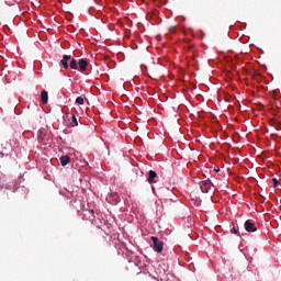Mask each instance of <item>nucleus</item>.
I'll return each mask as SVG.
<instances>
[{
	"mask_svg": "<svg viewBox=\"0 0 281 281\" xmlns=\"http://www.w3.org/2000/svg\"><path fill=\"white\" fill-rule=\"evenodd\" d=\"M151 240L154 250L157 251V254H161V251H164V241L159 240V238L155 236L151 237Z\"/></svg>",
	"mask_w": 281,
	"mask_h": 281,
	"instance_id": "f257e3e1",
	"label": "nucleus"
},
{
	"mask_svg": "<svg viewBox=\"0 0 281 281\" xmlns=\"http://www.w3.org/2000/svg\"><path fill=\"white\" fill-rule=\"evenodd\" d=\"M212 180L207 179V180H203L202 182H200V190L206 194L207 192H210V190H212Z\"/></svg>",
	"mask_w": 281,
	"mask_h": 281,
	"instance_id": "f03ea898",
	"label": "nucleus"
},
{
	"mask_svg": "<svg viewBox=\"0 0 281 281\" xmlns=\"http://www.w3.org/2000/svg\"><path fill=\"white\" fill-rule=\"evenodd\" d=\"M246 232L254 233L258 232V227H256V223L251 222V220H247L244 224Z\"/></svg>",
	"mask_w": 281,
	"mask_h": 281,
	"instance_id": "7ed1b4c3",
	"label": "nucleus"
},
{
	"mask_svg": "<svg viewBox=\"0 0 281 281\" xmlns=\"http://www.w3.org/2000/svg\"><path fill=\"white\" fill-rule=\"evenodd\" d=\"M106 201L112 205H117V202L120 201V195L115 192H112L106 196Z\"/></svg>",
	"mask_w": 281,
	"mask_h": 281,
	"instance_id": "20e7f679",
	"label": "nucleus"
},
{
	"mask_svg": "<svg viewBox=\"0 0 281 281\" xmlns=\"http://www.w3.org/2000/svg\"><path fill=\"white\" fill-rule=\"evenodd\" d=\"M88 67H89V61H87V59L85 58H81L79 60V70L81 71V74H85Z\"/></svg>",
	"mask_w": 281,
	"mask_h": 281,
	"instance_id": "39448f33",
	"label": "nucleus"
},
{
	"mask_svg": "<svg viewBox=\"0 0 281 281\" xmlns=\"http://www.w3.org/2000/svg\"><path fill=\"white\" fill-rule=\"evenodd\" d=\"M155 179H157V172L155 170H149L148 177H147L148 183H157Z\"/></svg>",
	"mask_w": 281,
	"mask_h": 281,
	"instance_id": "423d86ee",
	"label": "nucleus"
},
{
	"mask_svg": "<svg viewBox=\"0 0 281 281\" xmlns=\"http://www.w3.org/2000/svg\"><path fill=\"white\" fill-rule=\"evenodd\" d=\"M41 100H42V104H47V102H49V94L47 93L46 90H43L41 92Z\"/></svg>",
	"mask_w": 281,
	"mask_h": 281,
	"instance_id": "0eeeda50",
	"label": "nucleus"
},
{
	"mask_svg": "<svg viewBox=\"0 0 281 281\" xmlns=\"http://www.w3.org/2000/svg\"><path fill=\"white\" fill-rule=\"evenodd\" d=\"M45 137H47V133L45 132V130H40L38 131V140L42 144H45Z\"/></svg>",
	"mask_w": 281,
	"mask_h": 281,
	"instance_id": "6e6552de",
	"label": "nucleus"
},
{
	"mask_svg": "<svg viewBox=\"0 0 281 281\" xmlns=\"http://www.w3.org/2000/svg\"><path fill=\"white\" fill-rule=\"evenodd\" d=\"M59 161H60L61 166H67V164H69V161H71V158L68 155L61 156L59 158Z\"/></svg>",
	"mask_w": 281,
	"mask_h": 281,
	"instance_id": "1a4fd4ad",
	"label": "nucleus"
},
{
	"mask_svg": "<svg viewBox=\"0 0 281 281\" xmlns=\"http://www.w3.org/2000/svg\"><path fill=\"white\" fill-rule=\"evenodd\" d=\"M78 65H79L78 60L71 59L70 69H78Z\"/></svg>",
	"mask_w": 281,
	"mask_h": 281,
	"instance_id": "9d476101",
	"label": "nucleus"
},
{
	"mask_svg": "<svg viewBox=\"0 0 281 281\" xmlns=\"http://www.w3.org/2000/svg\"><path fill=\"white\" fill-rule=\"evenodd\" d=\"M60 65L64 67V69H69V64L67 63V60L61 59Z\"/></svg>",
	"mask_w": 281,
	"mask_h": 281,
	"instance_id": "9b49d317",
	"label": "nucleus"
},
{
	"mask_svg": "<svg viewBox=\"0 0 281 281\" xmlns=\"http://www.w3.org/2000/svg\"><path fill=\"white\" fill-rule=\"evenodd\" d=\"M76 103H77V104H85V98L78 97V98L76 99Z\"/></svg>",
	"mask_w": 281,
	"mask_h": 281,
	"instance_id": "f8f14e48",
	"label": "nucleus"
},
{
	"mask_svg": "<svg viewBox=\"0 0 281 281\" xmlns=\"http://www.w3.org/2000/svg\"><path fill=\"white\" fill-rule=\"evenodd\" d=\"M71 120H72V126H78V119L76 117V115H72Z\"/></svg>",
	"mask_w": 281,
	"mask_h": 281,
	"instance_id": "ddd939ff",
	"label": "nucleus"
},
{
	"mask_svg": "<svg viewBox=\"0 0 281 281\" xmlns=\"http://www.w3.org/2000/svg\"><path fill=\"white\" fill-rule=\"evenodd\" d=\"M63 59L66 61L71 60V55H64Z\"/></svg>",
	"mask_w": 281,
	"mask_h": 281,
	"instance_id": "4468645a",
	"label": "nucleus"
},
{
	"mask_svg": "<svg viewBox=\"0 0 281 281\" xmlns=\"http://www.w3.org/2000/svg\"><path fill=\"white\" fill-rule=\"evenodd\" d=\"M272 183H273V187H274V188H278V183H279V182H278V179H277V178H273V179H272Z\"/></svg>",
	"mask_w": 281,
	"mask_h": 281,
	"instance_id": "2eb2a0df",
	"label": "nucleus"
},
{
	"mask_svg": "<svg viewBox=\"0 0 281 281\" xmlns=\"http://www.w3.org/2000/svg\"><path fill=\"white\" fill-rule=\"evenodd\" d=\"M233 233L236 235V236H239L240 233L238 232V229H236V226L233 227Z\"/></svg>",
	"mask_w": 281,
	"mask_h": 281,
	"instance_id": "dca6fc26",
	"label": "nucleus"
},
{
	"mask_svg": "<svg viewBox=\"0 0 281 281\" xmlns=\"http://www.w3.org/2000/svg\"><path fill=\"white\" fill-rule=\"evenodd\" d=\"M214 171H215V172H221V168L215 167V168H214Z\"/></svg>",
	"mask_w": 281,
	"mask_h": 281,
	"instance_id": "f3484780",
	"label": "nucleus"
}]
</instances>
